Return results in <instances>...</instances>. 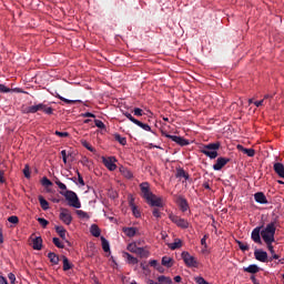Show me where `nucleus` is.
<instances>
[{
  "mask_svg": "<svg viewBox=\"0 0 284 284\" xmlns=\"http://www.w3.org/2000/svg\"><path fill=\"white\" fill-rule=\"evenodd\" d=\"M141 196L144 199L151 207H163V199L154 195L152 191H150V183L142 182L140 184Z\"/></svg>",
  "mask_w": 284,
  "mask_h": 284,
  "instance_id": "obj_1",
  "label": "nucleus"
},
{
  "mask_svg": "<svg viewBox=\"0 0 284 284\" xmlns=\"http://www.w3.org/2000/svg\"><path fill=\"white\" fill-rule=\"evenodd\" d=\"M55 185H58L60 190L64 191H61L60 194H62V196H64L69 201V205L71 207H75L77 210L81 207V202L79 201V196L77 195V193H74L73 191H68V186L59 179H55Z\"/></svg>",
  "mask_w": 284,
  "mask_h": 284,
  "instance_id": "obj_2",
  "label": "nucleus"
},
{
  "mask_svg": "<svg viewBox=\"0 0 284 284\" xmlns=\"http://www.w3.org/2000/svg\"><path fill=\"white\" fill-rule=\"evenodd\" d=\"M276 234V222H271L261 230V236L264 243H274L276 240L274 239Z\"/></svg>",
  "mask_w": 284,
  "mask_h": 284,
  "instance_id": "obj_3",
  "label": "nucleus"
},
{
  "mask_svg": "<svg viewBox=\"0 0 284 284\" xmlns=\"http://www.w3.org/2000/svg\"><path fill=\"white\" fill-rule=\"evenodd\" d=\"M220 148V142L209 143L201 149V152L202 154H205V156H209V159H216V156H219V152L216 150Z\"/></svg>",
  "mask_w": 284,
  "mask_h": 284,
  "instance_id": "obj_4",
  "label": "nucleus"
},
{
  "mask_svg": "<svg viewBox=\"0 0 284 284\" xmlns=\"http://www.w3.org/2000/svg\"><path fill=\"white\" fill-rule=\"evenodd\" d=\"M170 221L174 223L178 227H181L182 230H187L190 227V222L187 220L180 217L179 215L170 214L169 215Z\"/></svg>",
  "mask_w": 284,
  "mask_h": 284,
  "instance_id": "obj_5",
  "label": "nucleus"
},
{
  "mask_svg": "<svg viewBox=\"0 0 284 284\" xmlns=\"http://www.w3.org/2000/svg\"><path fill=\"white\" fill-rule=\"evenodd\" d=\"M181 256L186 267H199V262L196 261V257L192 256L189 252H182Z\"/></svg>",
  "mask_w": 284,
  "mask_h": 284,
  "instance_id": "obj_6",
  "label": "nucleus"
},
{
  "mask_svg": "<svg viewBox=\"0 0 284 284\" xmlns=\"http://www.w3.org/2000/svg\"><path fill=\"white\" fill-rule=\"evenodd\" d=\"M162 136H165V139H171V141L178 143V145H181L182 148L185 145H190V140H186L185 138H181L179 135H171L166 132H162Z\"/></svg>",
  "mask_w": 284,
  "mask_h": 284,
  "instance_id": "obj_7",
  "label": "nucleus"
},
{
  "mask_svg": "<svg viewBox=\"0 0 284 284\" xmlns=\"http://www.w3.org/2000/svg\"><path fill=\"white\" fill-rule=\"evenodd\" d=\"M59 219L64 225H70L72 223V213L68 209H61Z\"/></svg>",
  "mask_w": 284,
  "mask_h": 284,
  "instance_id": "obj_8",
  "label": "nucleus"
},
{
  "mask_svg": "<svg viewBox=\"0 0 284 284\" xmlns=\"http://www.w3.org/2000/svg\"><path fill=\"white\" fill-rule=\"evenodd\" d=\"M261 230H263V226H257L251 233L252 241L257 243V245H263V240H261Z\"/></svg>",
  "mask_w": 284,
  "mask_h": 284,
  "instance_id": "obj_9",
  "label": "nucleus"
},
{
  "mask_svg": "<svg viewBox=\"0 0 284 284\" xmlns=\"http://www.w3.org/2000/svg\"><path fill=\"white\" fill-rule=\"evenodd\" d=\"M227 163H230V158H219L216 160V163L213 165V170L219 172V171L223 170V168H225V165H227Z\"/></svg>",
  "mask_w": 284,
  "mask_h": 284,
  "instance_id": "obj_10",
  "label": "nucleus"
},
{
  "mask_svg": "<svg viewBox=\"0 0 284 284\" xmlns=\"http://www.w3.org/2000/svg\"><path fill=\"white\" fill-rule=\"evenodd\" d=\"M176 203L181 212H187V210H190V204L187 203V200L185 197L179 196Z\"/></svg>",
  "mask_w": 284,
  "mask_h": 284,
  "instance_id": "obj_11",
  "label": "nucleus"
},
{
  "mask_svg": "<svg viewBox=\"0 0 284 284\" xmlns=\"http://www.w3.org/2000/svg\"><path fill=\"white\" fill-rule=\"evenodd\" d=\"M254 256H255L256 261H260V263H267V252L261 251V250H255Z\"/></svg>",
  "mask_w": 284,
  "mask_h": 284,
  "instance_id": "obj_12",
  "label": "nucleus"
},
{
  "mask_svg": "<svg viewBox=\"0 0 284 284\" xmlns=\"http://www.w3.org/2000/svg\"><path fill=\"white\" fill-rule=\"evenodd\" d=\"M38 112H43L44 114H54V109H52V106H49L45 103H39L38 104Z\"/></svg>",
  "mask_w": 284,
  "mask_h": 284,
  "instance_id": "obj_13",
  "label": "nucleus"
},
{
  "mask_svg": "<svg viewBox=\"0 0 284 284\" xmlns=\"http://www.w3.org/2000/svg\"><path fill=\"white\" fill-rule=\"evenodd\" d=\"M273 170L275 172V174H277V176H280V179H284V164L281 162H276L273 165Z\"/></svg>",
  "mask_w": 284,
  "mask_h": 284,
  "instance_id": "obj_14",
  "label": "nucleus"
},
{
  "mask_svg": "<svg viewBox=\"0 0 284 284\" xmlns=\"http://www.w3.org/2000/svg\"><path fill=\"white\" fill-rule=\"evenodd\" d=\"M254 200L256 203H260L261 205H267V197L265 196V193L257 192L254 194Z\"/></svg>",
  "mask_w": 284,
  "mask_h": 284,
  "instance_id": "obj_15",
  "label": "nucleus"
},
{
  "mask_svg": "<svg viewBox=\"0 0 284 284\" xmlns=\"http://www.w3.org/2000/svg\"><path fill=\"white\" fill-rule=\"evenodd\" d=\"M55 232H57V234H59V236H60V239H62V241H65V243H68V245H70V241H68L65 239V234H68V231L65 230V227L55 226Z\"/></svg>",
  "mask_w": 284,
  "mask_h": 284,
  "instance_id": "obj_16",
  "label": "nucleus"
},
{
  "mask_svg": "<svg viewBox=\"0 0 284 284\" xmlns=\"http://www.w3.org/2000/svg\"><path fill=\"white\" fill-rule=\"evenodd\" d=\"M176 179H184L185 181H190V174L183 170V168L176 169Z\"/></svg>",
  "mask_w": 284,
  "mask_h": 284,
  "instance_id": "obj_17",
  "label": "nucleus"
},
{
  "mask_svg": "<svg viewBox=\"0 0 284 284\" xmlns=\"http://www.w3.org/2000/svg\"><path fill=\"white\" fill-rule=\"evenodd\" d=\"M103 163L110 172H114V170H116V164H114V160H112V158L104 159Z\"/></svg>",
  "mask_w": 284,
  "mask_h": 284,
  "instance_id": "obj_18",
  "label": "nucleus"
},
{
  "mask_svg": "<svg viewBox=\"0 0 284 284\" xmlns=\"http://www.w3.org/2000/svg\"><path fill=\"white\" fill-rule=\"evenodd\" d=\"M129 205L132 210L133 216H135V219H141V211H139V206L134 204V200H131Z\"/></svg>",
  "mask_w": 284,
  "mask_h": 284,
  "instance_id": "obj_19",
  "label": "nucleus"
},
{
  "mask_svg": "<svg viewBox=\"0 0 284 284\" xmlns=\"http://www.w3.org/2000/svg\"><path fill=\"white\" fill-rule=\"evenodd\" d=\"M237 150L240 152H243V154H246V156H254L256 154V151L254 149H245V146L239 144Z\"/></svg>",
  "mask_w": 284,
  "mask_h": 284,
  "instance_id": "obj_20",
  "label": "nucleus"
},
{
  "mask_svg": "<svg viewBox=\"0 0 284 284\" xmlns=\"http://www.w3.org/2000/svg\"><path fill=\"white\" fill-rule=\"evenodd\" d=\"M32 247L33 250H38V251L41 250V247H43V239H41V236L33 239Z\"/></svg>",
  "mask_w": 284,
  "mask_h": 284,
  "instance_id": "obj_21",
  "label": "nucleus"
},
{
  "mask_svg": "<svg viewBox=\"0 0 284 284\" xmlns=\"http://www.w3.org/2000/svg\"><path fill=\"white\" fill-rule=\"evenodd\" d=\"M123 257L126 258L129 265H136V263H139V260L128 252L123 253Z\"/></svg>",
  "mask_w": 284,
  "mask_h": 284,
  "instance_id": "obj_22",
  "label": "nucleus"
},
{
  "mask_svg": "<svg viewBox=\"0 0 284 284\" xmlns=\"http://www.w3.org/2000/svg\"><path fill=\"white\" fill-rule=\"evenodd\" d=\"M123 233L125 236H129V239H132L136 236V227H123Z\"/></svg>",
  "mask_w": 284,
  "mask_h": 284,
  "instance_id": "obj_23",
  "label": "nucleus"
},
{
  "mask_svg": "<svg viewBox=\"0 0 284 284\" xmlns=\"http://www.w3.org/2000/svg\"><path fill=\"white\" fill-rule=\"evenodd\" d=\"M90 233L95 239H99V236H101V229H99V225L92 224L91 227H90Z\"/></svg>",
  "mask_w": 284,
  "mask_h": 284,
  "instance_id": "obj_24",
  "label": "nucleus"
},
{
  "mask_svg": "<svg viewBox=\"0 0 284 284\" xmlns=\"http://www.w3.org/2000/svg\"><path fill=\"white\" fill-rule=\"evenodd\" d=\"M244 272H247L248 274H258L260 268L256 264H251L247 267L244 268Z\"/></svg>",
  "mask_w": 284,
  "mask_h": 284,
  "instance_id": "obj_25",
  "label": "nucleus"
},
{
  "mask_svg": "<svg viewBox=\"0 0 284 284\" xmlns=\"http://www.w3.org/2000/svg\"><path fill=\"white\" fill-rule=\"evenodd\" d=\"M62 263H63V272H68L69 270H72V267H74V265L70 263V260H68L65 255L62 256Z\"/></svg>",
  "mask_w": 284,
  "mask_h": 284,
  "instance_id": "obj_26",
  "label": "nucleus"
},
{
  "mask_svg": "<svg viewBox=\"0 0 284 284\" xmlns=\"http://www.w3.org/2000/svg\"><path fill=\"white\" fill-rule=\"evenodd\" d=\"M39 112V104L28 106L23 110L24 114H37Z\"/></svg>",
  "mask_w": 284,
  "mask_h": 284,
  "instance_id": "obj_27",
  "label": "nucleus"
},
{
  "mask_svg": "<svg viewBox=\"0 0 284 284\" xmlns=\"http://www.w3.org/2000/svg\"><path fill=\"white\" fill-rule=\"evenodd\" d=\"M272 243L274 242H266L265 244L267 246L268 252L272 254L273 258H275V261H278L281 256L274 252V245H272Z\"/></svg>",
  "mask_w": 284,
  "mask_h": 284,
  "instance_id": "obj_28",
  "label": "nucleus"
},
{
  "mask_svg": "<svg viewBox=\"0 0 284 284\" xmlns=\"http://www.w3.org/2000/svg\"><path fill=\"white\" fill-rule=\"evenodd\" d=\"M162 265L164 267H172V265H174V258L169 257V256H163L162 257Z\"/></svg>",
  "mask_w": 284,
  "mask_h": 284,
  "instance_id": "obj_29",
  "label": "nucleus"
},
{
  "mask_svg": "<svg viewBox=\"0 0 284 284\" xmlns=\"http://www.w3.org/2000/svg\"><path fill=\"white\" fill-rule=\"evenodd\" d=\"M120 172H121L122 176H124V179H129V180L134 179V174H132V171H130L126 168H121Z\"/></svg>",
  "mask_w": 284,
  "mask_h": 284,
  "instance_id": "obj_30",
  "label": "nucleus"
},
{
  "mask_svg": "<svg viewBox=\"0 0 284 284\" xmlns=\"http://www.w3.org/2000/svg\"><path fill=\"white\" fill-rule=\"evenodd\" d=\"M38 201L42 210H50V203L43 199V195H39Z\"/></svg>",
  "mask_w": 284,
  "mask_h": 284,
  "instance_id": "obj_31",
  "label": "nucleus"
},
{
  "mask_svg": "<svg viewBox=\"0 0 284 284\" xmlns=\"http://www.w3.org/2000/svg\"><path fill=\"white\" fill-rule=\"evenodd\" d=\"M170 250H179L180 247H183V241L180 239H176L173 243L169 244Z\"/></svg>",
  "mask_w": 284,
  "mask_h": 284,
  "instance_id": "obj_32",
  "label": "nucleus"
},
{
  "mask_svg": "<svg viewBox=\"0 0 284 284\" xmlns=\"http://www.w3.org/2000/svg\"><path fill=\"white\" fill-rule=\"evenodd\" d=\"M135 254H138V256H141V258H148L150 256V252H148L143 247H138V251H135Z\"/></svg>",
  "mask_w": 284,
  "mask_h": 284,
  "instance_id": "obj_33",
  "label": "nucleus"
},
{
  "mask_svg": "<svg viewBox=\"0 0 284 284\" xmlns=\"http://www.w3.org/2000/svg\"><path fill=\"white\" fill-rule=\"evenodd\" d=\"M48 258L50 260V263H52L53 265H59V255H57L53 252H50L48 254Z\"/></svg>",
  "mask_w": 284,
  "mask_h": 284,
  "instance_id": "obj_34",
  "label": "nucleus"
},
{
  "mask_svg": "<svg viewBox=\"0 0 284 284\" xmlns=\"http://www.w3.org/2000/svg\"><path fill=\"white\" fill-rule=\"evenodd\" d=\"M134 125H138V128H141L142 130H144L145 132H152V128L149 126V124H145L141 121H135Z\"/></svg>",
  "mask_w": 284,
  "mask_h": 284,
  "instance_id": "obj_35",
  "label": "nucleus"
},
{
  "mask_svg": "<svg viewBox=\"0 0 284 284\" xmlns=\"http://www.w3.org/2000/svg\"><path fill=\"white\" fill-rule=\"evenodd\" d=\"M158 281H159V283H162V284H174V282L172 281L171 277H168L164 275L159 276Z\"/></svg>",
  "mask_w": 284,
  "mask_h": 284,
  "instance_id": "obj_36",
  "label": "nucleus"
},
{
  "mask_svg": "<svg viewBox=\"0 0 284 284\" xmlns=\"http://www.w3.org/2000/svg\"><path fill=\"white\" fill-rule=\"evenodd\" d=\"M115 141L120 143V145H126L128 144V139L121 136V134H115L114 135Z\"/></svg>",
  "mask_w": 284,
  "mask_h": 284,
  "instance_id": "obj_37",
  "label": "nucleus"
},
{
  "mask_svg": "<svg viewBox=\"0 0 284 284\" xmlns=\"http://www.w3.org/2000/svg\"><path fill=\"white\" fill-rule=\"evenodd\" d=\"M103 252H110V242L105 237H101Z\"/></svg>",
  "mask_w": 284,
  "mask_h": 284,
  "instance_id": "obj_38",
  "label": "nucleus"
},
{
  "mask_svg": "<svg viewBox=\"0 0 284 284\" xmlns=\"http://www.w3.org/2000/svg\"><path fill=\"white\" fill-rule=\"evenodd\" d=\"M53 244L55 245V247H58L59 250H63L65 247V245H63V243H61V240L59 237H53Z\"/></svg>",
  "mask_w": 284,
  "mask_h": 284,
  "instance_id": "obj_39",
  "label": "nucleus"
},
{
  "mask_svg": "<svg viewBox=\"0 0 284 284\" xmlns=\"http://www.w3.org/2000/svg\"><path fill=\"white\" fill-rule=\"evenodd\" d=\"M58 99H60V101H63V103H67L68 105H72L74 103H79V100H68L61 95H58Z\"/></svg>",
  "mask_w": 284,
  "mask_h": 284,
  "instance_id": "obj_40",
  "label": "nucleus"
},
{
  "mask_svg": "<svg viewBox=\"0 0 284 284\" xmlns=\"http://www.w3.org/2000/svg\"><path fill=\"white\" fill-rule=\"evenodd\" d=\"M126 250L129 252H132V254H136V251L139 250V246H136L135 243H131V244L128 245Z\"/></svg>",
  "mask_w": 284,
  "mask_h": 284,
  "instance_id": "obj_41",
  "label": "nucleus"
},
{
  "mask_svg": "<svg viewBox=\"0 0 284 284\" xmlns=\"http://www.w3.org/2000/svg\"><path fill=\"white\" fill-rule=\"evenodd\" d=\"M75 214H78L80 219H90V215L83 210L75 211Z\"/></svg>",
  "mask_w": 284,
  "mask_h": 284,
  "instance_id": "obj_42",
  "label": "nucleus"
},
{
  "mask_svg": "<svg viewBox=\"0 0 284 284\" xmlns=\"http://www.w3.org/2000/svg\"><path fill=\"white\" fill-rule=\"evenodd\" d=\"M41 183L44 187H52V181H50L47 176L42 178Z\"/></svg>",
  "mask_w": 284,
  "mask_h": 284,
  "instance_id": "obj_43",
  "label": "nucleus"
},
{
  "mask_svg": "<svg viewBox=\"0 0 284 284\" xmlns=\"http://www.w3.org/2000/svg\"><path fill=\"white\" fill-rule=\"evenodd\" d=\"M13 91H14V90H12V89L6 87L4 84H0V92H1L2 94H8V92H13Z\"/></svg>",
  "mask_w": 284,
  "mask_h": 284,
  "instance_id": "obj_44",
  "label": "nucleus"
},
{
  "mask_svg": "<svg viewBox=\"0 0 284 284\" xmlns=\"http://www.w3.org/2000/svg\"><path fill=\"white\" fill-rule=\"evenodd\" d=\"M8 222L12 223L13 225H17L19 223V216L17 215L9 216Z\"/></svg>",
  "mask_w": 284,
  "mask_h": 284,
  "instance_id": "obj_45",
  "label": "nucleus"
},
{
  "mask_svg": "<svg viewBox=\"0 0 284 284\" xmlns=\"http://www.w3.org/2000/svg\"><path fill=\"white\" fill-rule=\"evenodd\" d=\"M239 247L242 252H248L250 251V245H247L243 242H239Z\"/></svg>",
  "mask_w": 284,
  "mask_h": 284,
  "instance_id": "obj_46",
  "label": "nucleus"
},
{
  "mask_svg": "<svg viewBox=\"0 0 284 284\" xmlns=\"http://www.w3.org/2000/svg\"><path fill=\"white\" fill-rule=\"evenodd\" d=\"M38 223H40L41 227H48L50 222L43 217H38Z\"/></svg>",
  "mask_w": 284,
  "mask_h": 284,
  "instance_id": "obj_47",
  "label": "nucleus"
},
{
  "mask_svg": "<svg viewBox=\"0 0 284 284\" xmlns=\"http://www.w3.org/2000/svg\"><path fill=\"white\" fill-rule=\"evenodd\" d=\"M82 145L83 148L89 150V152H94V148H92V145L88 141H82Z\"/></svg>",
  "mask_w": 284,
  "mask_h": 284,
  "instance_id": "obj_48",
  "label": "nucleus"
},
{
  "mask_svg": "<svg viewBox=\"0 0 284 284\" xmlns=\"http://www.w3.org/2000/svg\"><path fill=\"white\" fill-rule=\"evenodd\" d=\"M95 126L100 130H105V124L101 120H94Z\"/></svg>",
  "mask_w": 284,
  "mask_h": 284,
  "instance_id": "obj_49",
  "label": "nucleus"
},
{
  "mask_svg": "<svg viewBox=\"0 0 284 284\" xmlns=\"http://www.w3.org/2000/svg\"><path fill=\"white\" fill-rule=\"evenodd\" d=\"M123 114L124 116H126V119H129V121H131V123H136L138 120L134 116H132V113L124 112Z\"/></svg>",
  "mask_w": 284,
  "mask_h": 284,
  "instance_id": "obj_50",
  "label": "nucleus"
},
{
  "mask_svg": "<svg viewBox=\"0 0 284 284\" xmlns=\"http://www.w3.org/2000/svg\"><path fill=\"white\" fill-rule=\"evenodd\" d=\"M133 114H134V116H143V109L134 108Z\"/></svg>",
  "mask_w": 284,
  "mask_h": 284,
  "instance_id": "obj_51",
  "label": "nucleus"
},
{
  "mask_svg": "<svg viewBox=\"0 0 284 284\" xmlns=\"http://www.w3.org/2000/svg\"><path fill=\"white\" fill-rule=\"evenodd\" d=\"M55 136H60V139H65V138L70 136V133L55 131Z\"/></svg>",
  "mask_w": 284,
  "mask_h": 284,
  "instance_id": "obj_52",
  "label": "nucleus"
},
{
  "mask_svg": "<svg viewBox=\"0 0 284 284\" xmlns=\"http://www.w3.org/2000/svg\"><path fill=\"white\" fill-rule=\"evenodd\" d=\"M195 283L197 284H210V282L205 281V278L197 276L194 278Z\"/></svg>",
  "mask_w": 284,
  "mask_h": 284,
  "instance_id": "obj_53",
  "label": "nucleus"
},
{
  "mask_svg": "<svg viewBox=\"0 0 284 284\" xmlns=\"http://www.w3.org/2000/svg\"><path fill=\"white\" fill-rule=\"evenodd\" d=\"M23 174H24L26 179H30V166L28 164H26V166L23 169Z\"/></svg>",
  "mask_w": 284,
  "mask_h": 284,
  "instance_id": "obj_54",
  "label": "nucleus"
},
{
  "mask_svg": "<svg viewBox=\"0 0 284 284\" xmlns=\"http://www.w3.org/2000/svg\"><path fill=\"white\" fill-rule=\"evenodd\" d=\"M77 174H78V183L82 186L85 185V181H83V176L81 175V173L77 171Z\"/></svg>",
  "mask_w": 284,
  "mask_h": 284,
  "instance_id": "obj_55",
  "label": "nucleus"
},
{
  "mask_svg": "<svg viewBox=\"0 0 284 284\" xmlns=\"http://www.w3.org/2000/svg\"><path fill=\"white\" fill-rule=\"evenodd\" d=\"M207 239H210V235L209 234H205L203 236V239L201 240V245H203V247H207Z\"/></svg>",
  "mask_w": 284,
  "mask_h": 284,
  "instance_id": "obj_56",
  "label": "nucleus"
},
{
  "mask_svg": "<svg viewBox=\"0 0 284 284\" xmlns=\"http://www.w3.org/2000/svg\"><path fill=\"white\" fill-rule=\"evenodd\" d=\"M61 156H62V161L63 163H68V152L65 150L61 151Z\"/></svg>",
  "mask_w": 284,
  "mask_h": 284,
  "instance_id": "obj_57",
  "label": "nucleus"
},
{
  "mask_svg": "<svg viewBox=\"0 0 284 284\" xmlns=\"http://www.w3.org/2000/svg\"><path fill=\"white\" fill-rule=\"evenodd\" d=\"M152 214L155 219H161V211L159 209H153Z\"/></svg>",
  "mask_w": 284,
  "mask_h": 284,
  "instance_id": "obj_58",
  "label": "nucleus"
},
{
  "mask_svg": "<svg viewBox=\"0 0 284 284\" xmlns=\"http://www.w3.org/2000/svg\"><path fill=\"white\" fill-rule=\"evenodd\" d=\"M149 265H151V267H154L156 270V267H159V261L156 260H151L149 262Z\"/></svg>",
  "mask_w": 284,
  "mask_h": 284,
  "instance_id": "obj_59",
  "label": "nucleus"
},
{
  "mask_svg": "<svg viewBox=\"0 0 284 284\" xmlns=\"http://www.w3.org/2000/svg\"><path fill=\"white\" fill-rule=\"evenodd\" d=\"M8 278L11 283H14L17 281V276L14 275V273H9Z\"/></svg>",
  "mask_w": 284,
  "mask_h": 284,
  "instance_id": "obj_60",
  "label": "nucleus"
},
{
  "mask_svg": "<svg viewBox=\"0 0 284 284\" xmlns=\"http://www.w3.org/2000/svg\"><path fill=\"white\" fill-rule=\"evenodd\" d=\"M83 116H84L85 119H95V118H97V115H94V114L91 113V112L84 113Z\"/></svg>",
  "mask_w": 284,
  "mask_h": 284,
  "instance_id": "obj_61",
  "label": "nucleus"
},
{
  "mask_svg": "<svg viewBox=\"0 0 284 284\" xmlns=\"http://www.w3.org/2000/svg\"><path fill=\"white\" fill-rule=\"evenodd\" d=\"M254 105H255L256 108H261V105H265V100L255 101V102H254Z\"/></svg>",
  "mask_w": 284,
  "mask_h": 284,
  "instance_id": "obj_62",
  "label": "nucleus"
},
{
  "mask_svg": "<svg viewBox=\"0 0 284 284\" xmlns=\"http://www.w3.org/2000/svg\"><path fill=\"white\" fill-rule=\"evenodd\" d=\"M6 173L3 171H0V183H6Z\"/></svg>",
  "mask_w": 284,
  "mask_h": 284,
  "instance_id": "obj_63",
  "label": "nucleus"
},
{
  "mask_svg": "<svg viewBox=\"0 0 284 284\" xmlns=\"http://www.w3.org/2000/svg\"><path fill=\"white\" fill-rule=\"evenodd\" d=\"M0 284H9L8 280L3 275H0Z\"/></svg>",
  "mask_w": 284,
  "mask_h": 284,
  "instance_id": "obj_64",
  "label": "nucleus"
}]
</instances>
